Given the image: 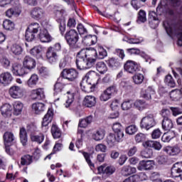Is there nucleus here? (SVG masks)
Here are the masks:
<instances>
[{"mask_svg":"<svg viewBox=\"0 0 182 182\" xmlns=\"http://www.w3.org/2000/svg\"><path fill=\"white\" fill-rule=\"evenodd\" d=\"M95 63H96V59L92 58L90 50L86 51L85 49H81L77 53L76 66L78 70L90 69L95 66Z\"/></svg>","mask_w":182,"mask_h":182,"instance_id":"1","label":"nucleus"},{"mask_svg":"<svg viewBox=\"0 0 182 182\" xmlns=\"http://www.w3.org/2000/svg\"><path fill=\"white\" fill-rule=\"evenodd\" d=\"M65 39L70 49H80V46L77 44L79 42V33H77L76 30L70 29L67 31Z\"/></svg>","mask_w":182,"mask_h":182,"instance_id":"2","label":"nucleus"},{"mask_svg":"<svg viewBox=\"0 0 182 182\" xmlns=\"http://www.w3.org/2000/svg\"><path fill=\"white\" fill-rule=\"evenodd\" d=\"M3 140L6 153L9 154V156H12L14 152L12 151V149H11V146H14V143H16V139H15L14 133L6 132L3 135Z\"/></svg>","mask_w":182,"mask_h":182,"instance_id":"3","label":"nucleus"},{"mask_svg":"<svg viewBox=\"0 0 182 182\" xmlns=\"http://www.w3.org/2000/svg\"><path fill=\"white\" fill-rule=\"evenodd\" d=\"M65 14H66V11L64 9L54 11L55 19L59 23V29L61 35H63L65 31H66V19L63 16Z\"/></svg>","mask_w":182,"mask_h":182,"instance_id":"4","label":"nucleus"},{"mask_svg":"<svg viewBox=\"0 0 182 182\" xmlns=\"http://www.w3.org/2000/svg\"><path fill=\"white\" fill-rule=\"evenodd\" d=\"M60 77L67 79L69 82H75L79 76V73L75 68H65L60 73Z\"/></svg>","mask_w":182,"mask_h":182,"instance_id":"5","label":"nucleus"},{"mask_svg":"<svg viewBox=\"0 0 182 182\" xmlns=\"http://www.w3.org/2000/svg\"><path fill=\"white\" fill-rule=\"evenodd\" d=\"M124 70L133 75L136 72H140V65H139L136 61L128 60L124 64Z\"/></svg>","mask_w":182,"mask_h":182,"instance_id":"6","label":"nucleus"},{"mask_svg":"<svg viewBox=\"0 0 182 182\" xmlns=\"http://www.w3.org/2000/svg\"><path fill=\"white\" fill-rule=\"evenodd\" d=\"M127 53L129 55H139L141 56V58H143L144 59L145 62H149V65L151 63V62H154V59H151V57L150 55H147L144 51L140 50L139 48H127Z\"/></svg>","mask_w":182,"mask_h":182,"instance_id":"7","label":"nucleus"},{"mask_svg":"<svg viewBox=\"0 0 182 182\" xmlns=\"http://www.w3.org/2000/svg\"><path fill=\"white\" fill-rule=\"evenodd\" d=\"M53 109L49 108L47 113L43 117L41 127L45 132H48V129H49L48 126H49V123H52V120H53Z\"/></svg>","mask_w":182,"mask_h":182,"instance_id":"8","label":"nucleus"},{"mask_svg":"<svg viewBox=\"0 0 182 182\" xmlns=\"http://www.w3.org/2000/svg\"><path fill=\"white\" fill-rule=\"evenodd\" d=\"M166 114H170V110L162 109V116L164 117L162 121V129L165 131L170 132V130L173 129V122H171V119H168V117Z\"/></svg>","mask_w":182,"mask_h":182,"instance_id":"9","label":"nucleus"},{"mask_svg":"<svg viewBox=\"0 0 182 182\" xmlns=\"http://www.w3.org/2000/svg\"><path fill=\"white\" fill-rule=\"evenodd\" d=\"M112 130L114 132L115 137H117V141H122V139L124 137V129L122 126L121 123L117 122L113 124Z\"/></svg>","mask_w":182,"mask_h":182,"instance_id":"10","label":"nucleus"},{"mask_svg":"<svg viewBox=\"0 0 182 182\" xmlns=\"http://www.w3.org/2000/svg\"><path fill=\"white\" fill-rule=\"evenodd\" d=\"M90 55L91 56H95V58L94 59H105L106 56H107V51H106V49L103 48L102 46H98V53L97 51L95 48H91L90 50Z\"/></svg>","mask_w":182,"mask_h":182,"instance_id":"11","label":"nucleus"},{"mask_svg":"<svg viewBox=\"0 0 182 182\" xmlns=\"http://www.w3.org/2000/svg\"><path fill=\"white\" fill-rule=\"evenodd\" d=\"M9 93L13 99H21L23 96V90L18 85H13L9 88Z\"/></svg>","mask_w":182,"mask_h":182,"instance_id":"12","label":"nucleus"},{"mask_svg":"<svg viewBox=\"0 0 182 182\" xmlns=\"http://www.w3.org/2000/svg\"><path fill=\"white\" fill-rule=\"evenodd\" d=\"M12 73L14 76H23V75L28 74V71L21 64L14 63L12 65Z\"/></svg>","mask_w":182,"mask_h":182,"instance_id":"13","label":"nucleus"},{"mask_svg":"<svg viewBox=\"0 0 182 182\" xmlns=\"http://www.w3.org/2000/svg\"><path fill=\"white\" fill-rule=\"evenodd\" d=\"M158 15L155 11H149V23L152 29H156L160 23V19L157 17Z\"/></svg>","mask_w":182,"mask_h":182,"instance_id":"14","label":"nucleus"},{"mask_svg":"<svg viewBox=\"0 0 182 182\" xmlns=\"http://www.w3.org/2000/svg\"><path fill=\"white\" fill-rule=\"evenodd\" d=\"M99 174H106V176H112L114 174L116 168L113 166L102 165L97 168Z\"/></svg>","mask_w":182,"mask_h":182,"instance_id":"15","label":"nucleus"},{"mask_svg":"<svg viewBox=\"0 0 182 182\" xmlns=\"http://www.w3.org/2000/svg\"><path fill=\"white\" fill-rule=\"evenodd\" d=\"M23 65L26 70L31 72L32 69H35V68H36V60H35V59L32 58L31 57L26 56L24 58Z\"/></svg>","mask_w":182,"mask_h":182,"instance_id":"16","label":"nucleus"},{"mask_svg":"<svg viewBox=\"0 0 182 182\" xmlns=\"http://www.w3.org/2000/svg\"><path fill=\"white\" fill-rule=\"evenodd\" d=\"M82 43L86 46L96 45V43H97V36L92 34L86 35L82 37Z\"/></svg>","mask_w":182,"mask_h":182,"instance_id":"17","label":"nucleus"},{"mask_svg":"<svg viewBox=\"0 0 182 182\" xmlns=\"http://www.w3.org/2000/svg\"><path fill=\"white\" fill-rule=\"evenodd\" d=\"M138 170L142 171L143 170H153L154 168V161H141L137 167Z\"/></svg>","mask_w":182,"mask_h":182,"instance_id":"18","label":"nucleus"},{"mask_svg":"<svg viewBox=\"0 0 182 182\" xmlns=\"http://www.w3.org/2000/svg\"><path fill=\"white\" fill-rule=\"evenodd\" d=\"M1 77L2 79L1 82V87L2 86L3 87L9 86L10 83L14 80V77H12V75L9 72L1 73Z\"/></svg>","mask_w":182,"mask_h":182,"instance_id":"19","label":"nucleus"},{"mask_svg":"<svg viewBox=\"0 0 182 182\" xmlns=\"http://www.w3.org/2000/svg\"><path fill=\"white\" fill-rule=\"evenodd\" d=\"M156 95V90L153 87L149 86L146 90L141 92V97L145 100H151V96Z\"/></svg>","mask_w":182,"mask_h":182,"instance_id":"20","label":"nucleus"},{"mask_svg":"<svg viewBox=\"0 0 182 182\" xmlns=\"http://www.w3.org/2000/svg\"><path fill=\"white\" fill-rule=\"evenodd\" d=\"M38 33L33 31L32 28H27L25 33V39L27 42H33V41H36V38H38Z\"/></svg>","mask_w":182,"mask_h":182,"instance_id":"21","label":"nucleus"},{"mask_svg":"<svg viewBox=\"0 0 182 182\" xmlns=\"http://www.w3.org/2000/svg\"><path fill=\"white\" fill-rule=\"evenodd\" d=\"M46 58L49 63L51 64L56 63V62L58 61V54H56L55 51H53V47H49L48 48V50L46 52Z\"/></svg>","mask_w":182,"mask_h":182,"instance_id":"22","label":"nucleus"},{"mask_svg":"<svg viewBox=\"0 0 182 182\" xmlns=\"http://www.w3.org/2000/svg\"><path fill=\"white\" fill-rule=\"evenodd\" d=\"M180 166V162H177L173 164L171 169V174L172 177L175 178L177 177H180L181 180H182L181 167Z\"/></svg>","mask_w":182,"mask_h":182,"instance_id":"23","label":"nucleus"},{"mask_svg":"<svg viewBox=\"0 0 182 182\" xmlns=\"http://www.w3.org/2000/svg\"><path fill=\"white\" fill-rule=\"evenodd\" d=\"M44 98L45 92H43V89L38 88L31 91V99L33 100H42Z\"/></svg>","mask_w":182,"mask_h":182,"instance_id":"24","label":"nucleus"},{"mask_svg":"<svg viewBox=\"0 0 182 182\" xmlns=\"http://www.w3.org/2000/svg\"><path fill=\"white\" fill-rule=\"evenodd\" d=\"M20 143L25 147L28 144V132L24 127H20L19 129Z\"/></svg>","mask_w":182,"mask_h":182,"instance_id":"25","label":"nucleus"},{"mask_svg":"<svg viewBox=\"0 0 182 182\" xmlns=\"http://www.w3.org/2000/svg\"><path fill=\"white\" fill-rule=\"evenodd\" d=\"M43 14L45 11L43 9L39 7H34L31 12V17L33 19H36V21H39V19H42L43 17Z\"/></svg>","mask_w":182,"mask_h":182,"instance_id":"26","label":"nucleus"},{"mask_svg":"<svg viewBox=\"0 0 182 182\" xmlns=\"http://www.w3.org/2000/svg\"><path fill=\"white\" fill-rule=\"evenodd\" d=\"M38 38L43 43H48L52 41L50 34L48 32V30L44 29L38 33Z\"/></svg>","mask_w":182,"mask_h":182,"instance_id":"27","label":"nucleus"},{"mask_svg":"<svg viewBox=\"0 0 182 182\" xmlns=\"http://www.w3.org/2000/svg\"><path fill=\"white\" fill-rule=\"evenodd\" d=\"M106 63L110 69H112L113 70H116V69H119V68L122 66V63H120L119 58H111L106 60Z\"/></svg>","mask_w":182,"mask_h":182,"instance_id":"28","label":"nucleus"},{"mask_svg":"<svg viewBox=\"0 0 182 182\" xmlns=\"http://www.w3.org/2000/svg\"><path fill=\"white\" fill-rule=\"evenodd\" d=\"M12 105L5 103L1 107V112L4 117H11L12 116Z\"/></svg>","mask_w":182,"mask_h":182,"instance_id":"29","label":"nucleus"},{"mask_svg":"<svg viewBox=\"0 0 182 182\" xmlns=\"http://www.w3.org/2000/svg\"><path fill=\"white\" fill-rule=\"evenodd\" d=\"M142 146L147 149V147H151L154 149V150L160 151L161 150V144L157 141H146L143 142Z\"/></svg>","mask_w":182,"mask_h":182,"instance_id":"30","label":"nucleus"},{"mask_svg":"<svg viewBox=\"0 0 182 182\" xmlns=\"http://www.w3.org/2000/svg\"><path fill=\"white\" fill-rule=\"evenodd\" d=\"M83 105L85 107H93L96 106V97L87 95L83 100Z\"/></svg>","mask_w":182,"mask_h":182,"instance_id":"31","label":"nucleus"},{"mask_svg":"<svg viewBox=\"0 0 182 182\" xmlns=\"http://www.w3.org/2000/svg\"><path fill=\"white\" fill-rule=\"evenodd\" d=\"M167 6H168L167 0H161L158 4V6L156 7V14L159 15V16H161L163 14H166Z\"/></svg>","mask_w":182,"mask_h":182,"instance_id":"32","label":"nucleus"},{"mask_svg":"<svg viewBox=\"0 0 182 182\" xmlns=\"http://www.w3.org/2000/svg\"><path fill=\"white\" fill-rule=\"evenodd\" d=\"M63 77H60L58 78L56 82L54 85L53 90H54V96H56L58 93H60L63 90V87H65V85H63L61 82L63 80Z\"/></svg>","mask_w":182,"mask_h":182,"instance_id":"33","label":"nucleus"},{"mask_svg":"<svg viewBox=\"0 0 182 182\" xmlns=\"http://www.w3.org/2000/svg\"><path fill=\"white\" fill-rule=\"evenodd\" d=\"M163 150L166 154H168V156H177L181 151L178 146H166L164 148Z\"/></svg>","mask_w":182,"mask_h":182,"instance_id":"34","label":"nucleus"},{"mask_svg":"<svg viewBox=\"0 0 182 182\" xmlns=\"http://www.w3.org/2000/svg\"><path fill=\"white\" fill-rule=\"evenodd\" d=\"M43 52V48L41 46H35L31 49L30 53L32 56L36 58V59H41L42 53Z\"/></svg>","mask_w":182,"mask_h":182,"instance_id":"35","label":"nucleus"},{"mask_svg":"<svg viewBox=\"0 0 182 182\" xmlns=\"http://www.w3.org/2000/svg\"><path fill=\"white\" fill-rule=\"evenodd\" d=\"M156 126V121L154 119H149L146 122L143 121V118L141 120L140 127L141 129H146V130H149L151 127H154Z\"/></svg>","mask_w":182,"mask_h":182,"instance_id":"36","label":"nucleus"},{"mask_svg":"<svg viewBox=\"0 0 182 182\" xmlns=\"http://www.w3.org/2000/svg\"><path fill=\"white\" fill-rule=\"evenodd\" d=\"M143 176L144 178L141 180H146L147 178V176L146 173H141L139 175H133L126 178L123 182H137L140 179V177Z\"/></svg>","mask_w":182,"mask_h":182,"instance_id":"37","label":"nucleus"},{"mask_svg":"<svg viewBox=\"0 0 182 182\" xmlns=\"http://www.w3.org/2000/svg\"><path fill=\"white\" fill-rule=\"evenodd\" d=\"M136 171V168L132 167L130 166H126L122 168L121 173L122 176H124L126 177L127 176H130L131 174H134Z\"/></svg>","mask_w":182,"mask_h":182,"instance_id":"38","label":"nucleus"},{"mask_svg":"<svg viewBox=\"0 0 182 182\" xmlns=\"http://www.w3.org/2000/svg\"><path fill=\"white\" fill-rule=\"evenodd\" d=\"M174 137H176V132H174V131H169L163 134L161 141H164V143H168V141L174 139Z\"/></svg>","mask_w":182,"mask_h":182,"instance_id":"39","label":"nucleus"},{"mask_svg":"<svg viewBox=\"0 0 182 182\" xmlns=\"http://www.w3.org/2000/svg\"><path fill=\"white\" fill-rule=\"evenodd\" d=\"M92 137L93 140H95V141H100V140H103V139H105V130L102 129H97L92 134Z\"/></svg>","mask_w":182,"mask_h":182,"instance_id":"40","label":"nucleus"},{"mask_svg":"<svg viewBox=\"0 0 182 182\" xmlns=\"http://www.w3.org/2000/svg\"><path fill=\"white\" fill-rule=\"evenodd\" d=\"M32 109L35 111L36 114H41L42 112H45V104L42 102H36L32 105Z\"/></svg>","mask_w":182,"mask_h":182,"instance_id":"41","label":"nucleus"},{"mask_svg":"<svg viewBox=\"0 0 182 182\" xmlns=\"http://www.w3.org/2000/svg\"><path fill=\"white\" fill-rule=\"evenodd\" d=\"M51 134L53 139H60L62 136V132H60V129H59V127L55 124H53L51 127Z\"/></svg>","mask_w":182,"mask_h":182,"instance_id":"42","label":"nucleus"},{"mask_svg":"<svg viewBox=\"0 0 182 182\" xmlns=\"http://www.w3.org/2000/svg\"><path fill=\"white\" fill-rule=\"evenodd\" d=\"M22 109H23V104L21 102H15L14 105L13 114L14 116H19L22 113Z\"/></svg>","mask_w":182,"mask_h":182,"instance_id":"43","label":"nucleus"},{"mask_svg":"<svg viewBox=\"0 0 182 182\" xmlns=\"http://www.w3.org/2000/svg\"><path fill=\"white\" fill-rule=\"evenodd\" d=\"M134 106V102L132 100H125L123 101V102L121 105V109L122 110L127 111L130 110L132 107Z\"/></svg>","mask_w":182,"mask_h":182,"instance_id":"44","label":"nucleus"},{"mask_svg":"<svg viewBox=\"0 0 182 182\" xmlns=\"http://www.w3.org/2000/svg\"><path fill=\"white\" fill-rule=\"evenodd\" d=\"M11 50L14 55L19 56V55H21L22 52H23V48L21 45L15 43L11 46Z\"/></svg>","mask_w":182,"mask_h":182,"instance_id":"45","label":"nucleus"},{"mask_svg":"<svg viewBox=\"0 0 182 182\" xmlns=\"http://www.w3.org/2000/svg\"><path fill=\"white\" fill-rule=\"evenodd\" d=\"M96 69L101 75H105L107 72V66L104 62H98L96 64Z\"/></svg>","mask_w":182,"mask_h":182,"instance_id":"46","label":"nucleus"},{"mask_svg":"<svg viewBox=\"0 0 182 182\" xmlns=\"http://www.w3.org/2000/svg\"><path fill=\"white\" fill-rule=\"evenodd\" d=\"M3 28L6 31H14L15 29V23L11 20L6 19L3 22Z\"/></svg>","mask_w":182,"mask_h":182,"instance_id":"47","label":"nucleus"},{"mask_svg":"<svg viewBox=\"0 0 182 182\" xmlns=\"http://www.w3.org/2000/svg\"><path fill=\"white\" fill-rule=\"evenodd\" d=\"M134 38H128L127 40V43H130L131 45H139V43H141L143 42V37L137 38V36H133Z\"/></svg>","mask_w":182,"mask_h":182,"instance_id":"48","label":"nucleus"},{"mask_svg":"<svg viewBox=\"0 0 182 182\" xmlns=\"http://www.w3.org/2000/svg\"><path fill=\"white\" fill-rule=\"evenodd\" d=\"M116 141H117V137L114 134L110 133L107 137V143L108 146H109V147H113Z\"/></svg>","mask_w":182,"mask_h":182,"instance_id":"49","label":"nucleus"},{"mask_svg":"<svg viewBox=\"0 0 182 182\" xmlns=\"http://www.w3.org/2000/svg\"><path fill=\"white\" fill-rule=\"evenodd\" d=\"M39 80V77H38V75L33 74L31 77L27 81V85L29 86V87H32L33 86H35L36 83H38V81Z\"/></svg>","mask_w":182,"mask_h":182,"instance_id":"50","label":"nucleus"},{"mask_svg":"<svg viewBox=\"0 0 182 182\" xmlns=\"http://www.w3.org/2000/svg\"><path fill=\"white\" fill-rule=\"evenodd\" d=\"M140 156L142 159H151L153 157V149H146L141 151Z\"/></svg>","mask_w":182,"mask_h":182,"instance_id":"51","label":"nucleus"},{"mask_svg":"<svg viewBox=\"0 0 182 182\" xmlns=\"http://www.w3.org/2000/svg\"><path fill=\"white\" fill-rule=\"evenodd\" d=\"M132 79L135 85H141V83H143V80H144V75L140 73L135 74L132 77Z\"/></svg>","mask_w":182,"mask_h":182,"instance_id":"52","label":"nucleus"},{"mask_svg":"<svg viewBox=\"0 0 182 182\" xmlns=\"http://www.w3.org/2000/svg\"><path fill=\"white\" fill-rule=\"evenodd\" d=\"M31 141H36L38 144H42L43 140H45V135L43 134H39V135H33L31 136Z\"/></svg>","mask_w":182,"mask_h":182,"instance_id":"53","label":"nucleus"},{"mask_svg":"<svg viewBox=\"0 0 182 182\" xmlns=\"http://www.w3.org/2000/svg\"><path fill=\"white\" fill-rule=\"evenodd\" d=\"M164 82L170 87H176V82L174 81V79L173 78V77L171 75H168L165 77Z\"/></svg>","mask_w":182,"mask_h":182,"instance_id":"54","label":"nucleus"},{"mask_svg":"<svg viewBox=\"0 0 182 182\" xmlns=\"http://www.w3.org/2000/svg\"><path fill=\"white\" fill-rule=\"evenodd\" d=\"M146 21V11H144V10H140L139 12L138 19L136 20L137 23H144Z\"/></svg>","mask_w":182,"mask_h":182,"instance_id":"55","label":"nucleus"},{"mask_svg":"<svg viewBox=\"0 0 182 182\" xmlns=\"http://www.w3.org/2000/svg\"><path fill=\"white\" fill-rule=\"evenodd\" d=\"M125 132L127 134L133 135L137 132V127L136 125L132 124L126 127Z\"/></svg>","mask_w":182,"mask_h":182,"instance_id":"56","label":"nucleus"},{"mask_svg":"<svg viewBox=\"0 0 182 182\" xmlns=\"http://www.w3.org/2000/svg\"><path fill=\"white\" fill-rule=\"evenodd\" d=\"M68 96V100L65 102V107H70V105L73 103L75 100V94L74 93H70V92H67Z\"/></svg>","mask_w":182,"mask_h":182,"instance_id":"57","label":"nucleus"},{"mask_svg":"<svg viewBox=\"0 0 182 182\" xmlns=\"http://www.w3.org/2000/svg\"><path fill=\"white\" fill-rule=\"evenodd\" d=\"M109 94L112 96V95H117V85L113 84L105 90Z\"/></svg>","mask_w":182,"mask_h":182,"instance_id":"58","label":"nucleus"},{"mask_svg":"<svg viewBox=\"0 0 182 182\" xmlns=\"http://www.w3.org/2000/svg\"><path fill=\"white\" fill-rule=\"evenodd\" d=\"M111 98L112 95L109 94V92L106 90H104V92L100 96V100H101V102H107V100Z\"/></svg>","mask_w":182,"mask_h":182,"instance_id":"59","label":"nucleus"},{"mask_svg":"<svg viewBox=\"0 0 182 182\" xmlns=\"http://www.w3.org/2000/svg\"><path fill=\"white\" fill-rule=\"evenodd\" d=\"M146 103V101L144 100H138L135 102H134V107L137 109L138 110H143L144 107L143 105Z\"/></svg>","mask_w":182,"mask_h":182,"instance_id":"60","label":"nucleus"},{"mask_svg":"<svg viewBox=\"0 0 182 182\" xmlns=\"http://www.w3.org/2000/svg\"><path fill=\"white\" fill-rule=\"evenodd\" d=\"M141 0H132L131 5L134 9H136V11H138V9H140L141 8Z\"/></svg>","mask_w":182,"mask_h":182,"instance_id":"61","label":"nucleus"},{"mask_svg":"<svg viewBox=\"0 0 182 182\" xmlns=\"http://www.w3.org/2000/svg\"><path fill=\"white\" fill-rule=\"evenodd\" d=\"M164 28L166 30V33L169 36H171V35H173V27L171 26V25H170L169 23H164Z\"/></svg>","mask_w":182,"mask_h":182,"instance_id":"62","label":"nucleus"},{"mask_svg":"<svg viewBox=\"0 0 182 182\" xmlns=\"http://www.w3.org/2000/svg\"><path fill=\"white\" fill-rule=\"evenodd\" d=\"M146 140V135L143 133H138L135 136V141L136 143H141Z\"/></svg>","mask_w":182,"mask_h":182,"instance_id":"63","label":"nucleus"},{"mask_svg":"<svg viewBox=\"0 0 182 182\" xmlns=\"http://www.w3.org/2000/svg\"><path fill=\"white\" fill-rule=\"evenodd\" d=\"M77 29L80 35H84V33H87V30L86 29V28H85V26L82 23H79L77 25Z\"/></svg>","mask_w":182,"mask_h":182,"instance_id":"64","label":"nucleus"}]
</instances>
